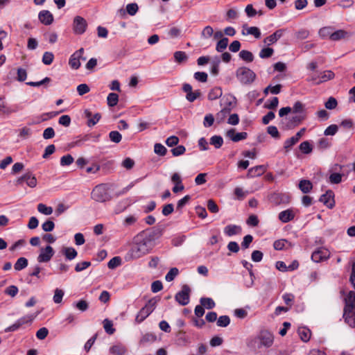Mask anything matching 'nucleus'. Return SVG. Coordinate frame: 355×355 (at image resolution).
Segmentation results:
<instances>
[{"instance_id":"680f3d73","label":"nucleus","mask_w":355,"mask_h":355,"mask_svg":"<svg viewBox=\"0 0 355 355\" xmlns=\"http://www.w3.org/2000/svg\"><path fill=\"white\" fill-rule=\"evenodd\" d=\"M267 132L273 138L279 139L280 135L276 126L270 125L267 128Z\"/></svg>"},{"instance_id":"0e129e2a","label":"nucleus","mask_w":355,"mask_h":355,"mask_svg":"<svg viewBox=\"0 0 355 355\" xmlns=\"http://www.w3.org/2000/svg\"><path fill=\"white\" fill-rule=\"evenodd\" d=\"M55 227V224L53 220H47L42 225V228L44 232H51Z\"/></svg>"},{"instance_id":"774afa93","label":"nucleus","mask_w":355,"mask_h":355,"mask_svg":"<svg viewBox=\"0 0 355 355\" xmlns=\"http://www.w3.org/2000/svg\"><path fill=\"white\" fill-rule=\"evenodd\" d=\"M18 291H19L18 288L16 286L12 285V286L7 287L4 291V293L6 295H10L13 297L17 295V294L18 293Z\"/></svg>"},{"instance_id":"6e6552de","label":"nucleus","mask_w":355,"mask_h":355,"mask_svg":"<svg viewBox=\"0 0 355 355\" xmlns=\"http://www.w3.org/2000/svg\"><path fill=\"white\" fill-rule=\"evenodd\" d=\"M190 293V287L187 284H184L181 291L175 295V300L180 305L185 306L189 303Z\"/></svg>"},{"instance_id":"cd10ccee","label":"nucleus","mask_w":355,"mask_h":355,"mask_svg":"<svg viewBox=\"0 0 355 355\" xmlns=\"http://www.w3.org/2000/svg\"><path fill=\"white\" fill-rule=\"evenodd\" d=\"M62 254L65 256L66 259L68 260L74 259L78 254L77 251L71 247H66L63 248L62 250Z\"/></svg>"},{"instance_id":"2f4dec72","label":"nucleus","mask_w":355,"mask_h":355,"mask_svg":"<svg viewBox=\"0 0 355 355\" xmlns=\"http://www.w3.org/2000/svg\"><path fill=\"white\" fill-rule=\"evenodd\" d=\"M239 58L247 62H251L254 60V55L252 52L248 50H242L239 52Z\"/></svg>"},{"instance_id":"f8f14e48","label":"nucleus","mask_w":355,"mask_h":355,"mask_svg":"<svg viewBox=\"0 0 355 355\" xmlns=\"http://www.w3.org/2000/svg\"><path fill=\"white\" fill-rule=\"evenodd\" d=\"M84 117L87 119V125L91 128L98 123L102 116L99 112L93 113L89 109H85L84 110Z\"/></svg>"},{"instance_id":"9d476101","label":"nucleus","mask_w":355,"mask_h":355,"mask_svg":"<svg viewBox=\"0 0 355 355\" xmlns=\"http://www.w3.org/2000/svg\"><path fill=\"white\" fill-rule=\"evenodd\" d=\"M87 27V21L80 16H76L73 19V31L76 35L83 34Z\"/></svg>"},{"instance_id":"2eb2a0df","label":"nucleus","mask_w":355,"mask_h":355,"mask_svg":"<svg viewBox=\"0 0 355 355\" xmlns=\"http://www.w3.org/2000/svg\"><path fill=\"white\" fill-rule=\"evenodd\" d=\"M329 256V253L327 249L319 248L312 253L311 259L314 262L319 263L328 259Z\"/></svg>"},{"instance_id":"37998d69","label":"nucleus","mask_w":355,"mask_h":355,"mask_svg":"<svg viewBox=\"0 0 355 355\" xmlns=\"http://www.w3.org/2000/svg\"><path fill=\"white\" fill-rule=\"evenodd\" d=\"M109 138L112 142L119 144L122 139V135L119 132L113 130L109 133Z\"/></svg>"},{"instance_id":"c9c22d12","label":"nucleus","mask_w":355,"mask_h":355,"mask_svg":"<svg viewBox=\"0 0 355 355\" xmlns=\"http://www.w3.org/2000/svg\"><path fill=\"white\" fill-rule=\"evenodd\" d=\"M210 144L216 148H220L223 144V139L221 136L214 135L210 138Z\"/></svg>"},{"instance_id":"f03ea898","label":"nucleus","mask_w":355,"mask_h":355,"mask_svg":"<svg viewBox=\"0 0 355 355\" xmlns=\"http://www.w3.org/2000/svg\"><path fill=\"white\" fill-rule=\"evenodd\" d=\"M274 343V336L273 334L266 329L260 331L259 334L252 338L248 343V346L249 347L256 349H261L262 347L268 348L270 347Z\"/></svg>"},{"instance_id":"864d4df0","label":"nucleus","mask_w":355,"mask_h":355,"mask_svg":"<svg viewBox=\"0 0 355 355\" xmlns=\"http://www.w3.org/2000/svg\"><path fill=\"white\" fill-rule=\"evenodd\" d=\"M53 59H54L53 54L51 52L46 51L43 54L42 62L44 64L49 65L53 62Z\"/></svg>"},{"instance_id":"72a5a7b5","label":"nucleus","mask_w":355,"mask_h":355,"mask_svg":"<svg viewBox=\"0 0 355 355\" xmlns=\"http://www.w3.org/2000/svg\"><path fill=\"white\" fill-rule=\"evenodd\" d=\"M200 302L202 306L207 309H212L216 306L215 302L210 297H201Z\"/></svg>"},{"instance_id":"4c0bfd02","label":"nucleus","mask_w":355,"mask_h":355,"mask_svg":"<svg viewBox=\"0 0 355 355\" xmlns=\"http://www.w3.org/2000/svg\"><path fill=\"white\" fill-rule=\"evenodd\" d=\"M26 183L28 187L31 188H34L36 187L37 181L35 176L31 172L26 173Z\"/></svg>"},{"instance_id":"e433bc0d","label":"nucleus","mask_w":355,"mask_h":355,"mask_svg":"<svg viewBox=\"0 0 355 355\" xmlns=\"http://www.w3.org/2000/svg\"><path fill=\"white\" fill-rule=\"evenodd\" d=\"M119 96L116 93H110L107 97V103L109 107H114L117 105Z\"/></svg>"},{"instance_id":"7ed1b4c3","label":"nucleus","mask_w":355,"mask_h":355,"mask_svg":"<svg viewBox=\"0 0 355 355\" xmlns=\"http://www.w3.org/2000/svg\"><path fill=\"white\" fill-rule=\"evenodd\" d=\"M340 294L344 297L345 307L343 310V318L345 322H350L351 315L355 310V292L350 291L345 293V291H341Z\"/></svg>"},{"instance_id":"0eeeda50","label":"nucleus","mask_w":355,"mask_h":355,"mask_svg":"<svg viewBox=\"0 0 355 355\" xmlns=\"http://www.w3.org/2000/svg\"><path fill=\"white\" fill-rule=\"evenodd\" d=\"M157 301L151 299L148 301L146 305L141 309L137 313L135 321L137 323L142 322L155 309Z\"/></svg>"},{"instance_id":"b1692460","label":"nucleus","mask_w":355,"mask_h":355,"mask_svg":"<svg viewBox=\"0 0 355 355\" xmlns=\"http://www.w3.org/2000/svg\"><path fill=\"white\" fill-rule=\"evenodd\" d=\"M266 171L263 165H259L249 169L248 176L250 178L257 177L263 175Z\"/></svg>"},{"instance_id":"c756f323","label":"nucleus","mask_w":355,"mask_h":355,"mask_svg":"<svg viewBox=\"0 0 355 355\" xmlns=\"http://www.w3.org/2000/svg\"><path fill=\"white\" fill-rule=\"evenodd\" d=\"M231 105H232V103L229 102L228 103L229 107H225L218 113H217V114H216V119L219 122L223 121L225 119L227 115L230 114V112H231L230 106H231Z\"/></svg>"},{"instance_id":"3c124183","label":"nucleus","mask_w":355,"mask_h":355,"mask_svg":"<svg viewBox=\"0 0 355 355\" xmlns=\"http://www.w3.org/2000/svg\"><path fill=\"white\" fill-rule=\"evenodd\" d=\"M193 78L200 83H206L207 81L208 75L206 72L197 71L194 73Z\"/></svg>"},{"instance_id":"412c9836","label":"nucleus","mask_w":355,"mask_h":355,"mask_svg":"<svg viewBox=\"0 0 355 355\" xmlns=\"http://www.w3.org/2000/svg\"><path fill=\"white\" fill-rule=\"evenodd\" d=\"M157 340V336L153 333H146L142 335L139 340L140 346H146L148 344H152Z\"/></svg>"},{"instance_id":"a18cd8bd","label":"nucleus","mask_w":355,"mask_h":355,"mask_svg":"<svg viewBox=\"0 0 355 355\" xmlns=\"http://www.w3.org/2000/svg\"><path fill=\"white\" fill-rule=\"evenodd\" d=\"M103 328L106 333L110 335L113 334L115 331V329L113 328L112 322L108 319H105L103 320Z\"/></svg>"},{"instance_id":"5701e85b","label":"nucleus","mask_w":355,"mask_h":355,"mask_svg":"<svg viewBox=\"0 0 355 355\" xmlns=\"http://www.w3.org/2000/svg\"><path fill=\"white\" fill-rule=\"evenodd\" d=\"M62 112H64V110H61L60 112H50L43 113L40 117H37V121H34L31 123H29L28 124L33 125V124L39 123L42 121H46L48 119L53 118L54 116H57L58 114H59L60 113H61Z\"/></svg>"},{"instance_id":"8fccbe9b","label":"nucleus","mask_w":355,"mask_h":355,"mask_svg":"<svg viewBox=\"0 0 355 355\" xmlns=\"http://www.w3.org/2000/svg\"><path fill=\"white\" fill-rule=\"evenodd\" d=\"M121 264V259L119 257H114L112 258L107 263V267L110 269H114Z\"/></svg>"},{"instance_id":"a19ab883","label":"nucleus","mask_w":355,"mask_h":355,"mask_svg":"<svg viewBox=\"0 0 355 355\" xmlns=\"http://www.w3.org/2000/svg\"><path fill=\"white\" fill-rule=\"evenodd\" d=\"M217 326L226 327L230 324V318L228 315H221L217 319Z\"/></svg>"},{"instance_id":"393cba45","label":"nucleus","mask_w":355,"mask_h":355,"mask_svg":"<svg viewBox=\"0 0 355 355\" xmlns=\"http://www.w3.org/2000/svg\"><path fill=\"white\" fill-rule=\"evenodd\" d=\"M241 227L236 225H227L224 229V232L228 236H232L240 234Z\"/></svg>"},{"instance_id":"ddd939ff","label":"nucleus","mask_w":355,"mask_h":355,"mask_svg":"<svg viewBox=\"0 0 355 355\" xmlns=\"http://www.w3.org/2000/svg\"><path fill=\"white\" fill-rule=\"evenodd\" d=\"M54 254V250L51 245H47L44 248L40 250V253L37 257L39 263H46L49 261Z\"/></svg>"},{"instance_id":"69168bd1","label":"nucleus","mask_w":355,"mask_h":355,"mask_svg":"<svg viewBox=\"0 0 355 355\" xmlns=\"http://www.w3.org/2000/svg\"><path fill=\"white\" fill-rule=\"evenodd\" d=\"M186 151V148L184 146L180 145L171 149V153L173 156L178 157L183 155Z\"/></svg>"},{"instance_id":"473e14b6","label":"nucleus","mask_w":355,"mask_h":355,"mask_svg":"<svg viewBox=\"0 0 355 355\" xmlns=\"http://www.w3.org/2000/svg\"><path fill=\"white\" fill-rule=\"evenodd\" d=\"M28 259L25 257L19 258L14 265L15 270L19 271L26 268L28 266Z\"/></svg>"},{"instance_id":"6ab92c4d","label":"nucleus","mask_w":355,"mask_h":355,"mask_svg":"<svg viewBox=\"0 0 355 355\" xmlns=\"http://www.w3.org/2000/svg\"><path fill=\"white\" fill-rule=\"evenodd\" d=\"M227 137H228L234 142L245 139L248 137V133L245 132L236 133L234 129H230L227 132Z\"/></svg>"},{"instance_id":"f257e3e1","label":"nucleus","mask_w":355,"mask_h":355,"mask_svg":"<svg viewBox=\"0 0 355 355\" xmlns=\"http://www.w3.org/2000/svg\"><path fill=\"white\" fill-rule=\"evenodd\" d=\"M154 247L153 236L140 233L133 239L130 250L125 256L127 261L142 257L150 252Z\"/></svg>"},{"instance_id":"4be33fe9","label":"nucleus","mask_w":355,"mask_h":355,"mask_svg":"<svg viewBox=\"0 0 355 355\" xmlns=\"http://www.w3.org/2000/svg\"><path fill=\"white\" fill-rule=\"evenodd\" d=\"M350 33H348L347 31L343 29H340L333 32L332 34H331L330 40L332 41H338L342 39L348 38L349 37H350Z\"/></svg>"},{"instance_id":"a211bd4d","label":"nucleus","mask_w":355,"mask_h":355,"mask_svg":"<svg viewBox=\"0 0 355 355\" xmlns=\"http://www.w3.org/2000/svg\"><path fill=\"white\" fill-rule=\"evenodd\" d=\"M38 18L40 22L44 25H50L53 21V16L49 10H42L39 12Z\"/></svg>"},{"instance_id":"20e7f679","label":"nucleus","mask_w":355,"mask_h":355,"mask_svg":"<svg viewBox=\"0 0 355 355\" xmlns=\"http://www.w3.org/2000/svg\"><path fill=\"white\" fill-rule=\"evenodd\" d=\"M107 184H99L94 187L91 192V198L98 202H106L112 200Z\"/></svg>"},{"instance_id":"aec40b11","label":"nucleus","mask_w":355,"mask_h":355,"mask_svg":"<svg viewBox=\"0 0 355 355\" xmlns=\"http://www.w3.org/2000/svg\"><path fill=\"white\" fill-rule=\"evenodd\" d=\"M306 114H296V115L293 116L289 119L287 127L288 128H291L299 125L306 119Z\"/></svg>"},{"instance_id":"c85d7f7f","label":"nucleus","mask_w":355,"mask_h":355,"mask_svg":"<svg viewBox=\"0 0 355 355\" xmlns=\"http://www.w3.org/2000/svg\"><path fill=\"white\" fill-rule=\"evenodd\" d=\"M223 94V92L220 87H215L212 88L208 94V99L210 101L216 100L220 98Z\"/></svg>"},{"instance_id":"603ef678","label":"nucleus","mask_w":355,"mask_h":355,"mask_svg":"<svg viewBox=\"0 0 355 355\" xmlns=\"http://www.w3.org/2000/svg\"><path fill=\"white\" fill-rule=\"evenodd\" d=\"M154 152L160 156H164L167 153V149L161 144H155L154 146Z\"/></svg>"},{"instance_id":"bb28decb","label":"nucleus","mask_w":355,"mask_h":355,"mask_svg":"<svg viewBox=\"0 0 355 355\" xmlns=\"http://www.w3.org/2000/svg\"><path fill=\"white\" fill-rule=\"evenodd\" d=\"M299 189L303 193H308L312 190L313 184L310 180H302L299 182Z\"/></svg>"},{"instance_id":"de8ad7c7","label":"nucleus","mask_w":355,"mask_h":355,"mask_svg":"<svg viewBox=\"0 0 355 355\" xmlns=\"http://www.w3.org/2000/svg\"><path fill=\"white\" fill-rule=\"evenodd\" d=\"M178 274L179 270L177 268H172L166 275L165 279L166 282H170L173 281Z\"/></svg>"},{"instance_id":"6e6d98bb","label":"nucleus","mask_w":355,"mask_h":355,"mask_svg":"<svg viewBox=\"0 0 355 355\" xmlns=\"http://www.w3.org/2000/svg\"><path fill=\"white\" fill-rule=\"evenodd\" d=\"M298 141L293 137L286 139L284 143V148L286 152L289 151L291 148L295 145Z\"/></svg>"},{"instance_id":"e2e57ef3","label":"nucleus","mask_w":355,"mask_h":355,"mask_svg":"<svg viewBox=\"0 0 355 355\" xmlns=\"http://www.w3.org/2000/svg\"><path fill=\"white\" fill-rule=\"evenodd\" d=\"M246 34L252 35L257 39L260 38L261 35L259 28L256 26L248 28Z\"/></svg>"},{"instance_id":"5fc2aeb1","label":"nucleus","mask_w":355,"mask_h":355,"mask_svg":"<svg viewBox=\"0 0 355 355\" xmlns=\"http://www.w3.org/2000/svg\"><path fill=\"white\" fill-rule=\"evenodd\" d=\"M64 291L60 288H56L54 292L53 302L56 304H59L62 302L64 296Z\"/></svg>"},{"instance_id":"bf43d9fd","label":"nucleus","mask_w":355,"mask_h":355,"mask_svg":"<svg viewBox=\"0 0 355 355\" xmlns=\"http://www.w3.org/2000/svg\"><path fill=\"white\" fill-rule=\"evenodd\" d=\"M338 127L337 125L332 124L329 125L324 130V135L326 136H333L338 132Z\"/></svg>"},{"instance_id":"a878e982","label":"nucleus","mask_w":355,"mask_h":355,"mask_svg":"<svg viewBox=\"0 0 355 355\" xmlns=\"http://www.w3.org/2000/svg\"><path fill=\"white\" fill-rule=\"evenodd\" d=\"M297 333L303 342H308L311 338V331L306 327H299Z\"/></svg>"},{"instance_id":"49530a36","label":"nucleus","mask_w":355,"mask_h":355,"mask_svg":"<svg viewBox=\"0 0 355 355\" xmlns=\"http://www.w3.org/2000/svg\"><path fill=\"white\" fill-rule=\"evenodd\" d=\"M110 352L114 355H124L125 349L121 345H114L110 347Z\"/></svg>"},{"instance_id":"4468645a","label":"nucleus","mask_w":355,"mask_h":355,"mask_svg":"<svg viewBox=\"0 0 355 355\" xmlns=\"http://www.w3.org/2000/svg\"><path fill=\"white\" fill-rule=\"evenodd\" d=\"M319 200L329 209H332L335 205L334 193L331 190H328L322 194Z\"/></svg>"},{"instance_id":"1a4fd4ad","label":"nucleus","mask_w":355,"mask_h":355,"mask_svg":"<svg viewBox=\"0 0 355 355\" xmlns=\"http://www.w3.org/2000/svg\"><path fill=\"white\" fill-rule=\"evenodd\" d=\"M84 53V49L80 48L75 51L69 58V64L73 69L80 68L81 63L80 60H85L86 58L83 57Z\"/></svg>"},{"instance_id":"dca6fc26","label":"nucleus","mask_w":355,"mask_h":355,"mask_svg":"<svg viewBox=\"0 0 355 355\" xmlns=\"http://www.w3.org/2000/svg\"><path fill=\"white\" fill-rule=\"evenodd\" d=\"M295 211L293 209H288L281 211L278 215V218L284 223H288L294 219Z\"/></svg>"},{"instance_id":"13d9d810","label":"nucleus","mask_w":355,"mask_h":355,"mask_svg":"<svg viewBox=\"0 0 355 355\" xmlns=\"http://www.w3.org/2000/svg\"><path fill=\"white\" fill-rule=\"evenodd\" d=\"M73 306L81 311H85L89 308L87 302L84 300H80L76 303H74Z\"/></svg>"},{"instance_id":"ea45409f","label":"nucleus","mask_w":355,"mask_h":355,"mask_svg":"<svg viewBox=\"0 0 355 355\" xmlns=\"http://www.w3.org/2000/svg\"><path fill=\"white\" fill-rule=\"evenodd\" d=\"M37 211L44 215H51L53 213V208L51 207H48L43 203H40L37 205Z\"/></svg>"},{"instance_id":"052dcab7","label":"nucleus","mask_w":355,"mask_h":355,"mask_svg":"<svg viewBox=\"0 0 355 355\" xmlns=\"http://www.w3.org/2000/svg\"><path fill=\"white\" fill-rule=\"evenodd\" d=\"M174 58L177 62L180 63L183 61L187 60V54L185 52L179 51L175 52Z\"/></svg>"},{"instance_id":"f704fd0d","label":"nucleus","mask_w":355,"mask_h":355,"mask_svg":"<svg viewBox=\"0 0 355 355\" xmlns=\"http://www.w3.org/2000/svg\"><path fill=\"white\" fill-rule=\"evenodd\" d=\"M284 195L279 193H273L270 197V201L275 205H279L283 202Z\"/></svg>"},{"instance_id":"338daca9","label":"nucleus","mask_w":355,"mask_h":355,"mask_svg":"<svg viewBox=\"0 0 355 355\" xmlns=\"http://www.w3.org/2000/svg\"><path fill=\"white\" fill-rule=\"evenodd\" d=\"M138 9L139 8L136 3H128L126 6V10L131 16L135 15L138 11Z\"/></svg>"},{"instance_id":"58836bf2","label":"nucleus","mask_w":355,"mask_h":355,"mask_svg":"<svg viewBox=\"0 0 355 355\" xmlns=\"http://www.w3.org/2000/svg\"><path fill=\"white\" fill-rule=\"evenodd\" d=\"M229 40L227 37H223L219 40L216 44V50L218 52H223L228 45Z\"/></svg>"},{"instance_id":"f3484780","label":"nucleus","mask_w":355,"mask_h":355,"mask_svg":"<svg viewBox=\"0 0 355 355\" xmlns=\"http://www.w3.org/2000/svg\"><path fill=\"white\" fill-rule=\"evenodd\" d=\"M284 32V29H278L275 33H273L272 35L266 37L263 40V43L268 46H270L271 44H273L276 43L279 39L282 37L283 35V33Z\"/></svg>"},{"instance_id":"7c9ffc66","label":"nucleus","mask_w":355,"mask_h":355,"mask_svg":"<svg viewBox=\"0 0 355 355\" xmlns=\"http://www.w3.org/2000/svg\"><path fill=\"white\" fill-rule=\"evenodd\" d=\"M320 81L318 83H324L334 78L335 74L331 70H326L320 73Z\"/></svg>"},{"instance_id":"39448f33","label":"nucleus","mask_w":355,"mask_h":355,"mask_svg":"<svg viewBox=\"0 0 355 355\" xmlns=\"http://www.w3.org/2000/svg\"><path fill=\"white\" fill-rule=\"evenodd\" d=\"M236 77L242 85H249L256 79V73L246 67H239L236 71Z\"/></svg>"},{"instance_id":"c03bdc74","label":"nucleus","mask_w":355,"mask_h":355,"mask_svg":"<svg viewBox=\"0 0 355 355\" xmlns=\"http://www.w3.org/2000/svg\"><path fill=\"white\" fill-rule=\"evenodd\" d=\"M292 111L295 114H306L304 110V105L300 101H297L295 103Z\"/></svg>"},{"instance_id":"423d86ee","label":"nucleus","mask_w":355,"mask_h":355,"mask_svg":"<svg viewBox=\"0 0 355 355\" xmlns=\"http://www.w3.org/2000/svg\"><path fill=\"white\" fill-rule=\"evenodd\" d=\"M40 314V312H36L33 314H28L24 315L17 320L15 321L14 324L8 327L5 329V332H13L18 330L20 327H21L24 324H31L34 319Z\"/></svg>"},{"instance_id":"09e8293b","label":"nucleus","mask_w":355,"mask_h":355,"mask_svg":"<svg viewBox=\"0 0 355 355\" xmlns=\"http://www.w3.org/2000/svg\"><path fill=\"white\" fill-rule=\"evenodd\" d=\"M274 53V50L272 48L266 47L262 49L259 52V57L261 58H270Z\"/></svg>"},{"instance_id":"4d7b16f0","label":"nucleus","mask_w":355,"mask_h":355,"mask_svg":"<svg viewBox=\"0 0 355 355\" xmlns=\"http://www.w3.org/2000/svg\"><path fill=\"white\" fill-rule=\"evenodd\" d=\"M74 159L73 157L68 154L66 155H64L60 159V165L61 166H69L73 162Z\"/></svg>"},{"instance_id":"9b49d317","label":"nucleus","mask_w":355,"mask_h":355,"mask_svg":"<svg viewBox=\"0 0 355 355\" xmlns=\"http://www.w3.org/2000/svg\"><path fill=\"white\" fill-rule=\"evenodd\" d=\"M182 90L185 92L186 99L190 102H194L197 98H198L201 96V92L200 89L195 90L194 92L192 90V86L189 83H184L182 85Z\"/></svg>"},{"instance_id":"79ce46f5","label":"nucleus","mask_w":355,"mask_h":355,"mask_svg":"<svg viewBox=\"0 0 355 355\" xmlns=\"http://www.w3.org/2000/svg\"><path fill=\"white\" fill-rule=\"evenodd\" d=\"M299 148L304 154H309L313 150L311 144L308 141L302 142L299 146Z\"/></svg>"}]
</instances>
